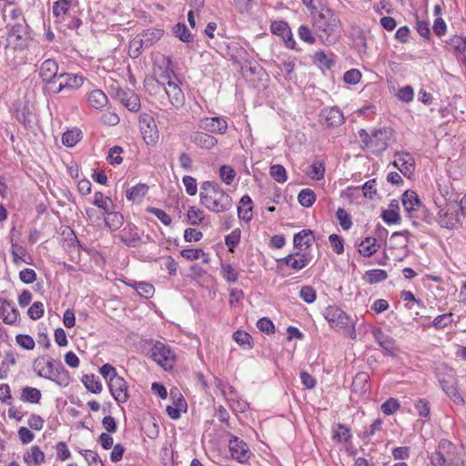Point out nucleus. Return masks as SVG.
Wrapping results in <instances>:
<instances>
[{
  "label": "nucleus",
  "mask_w": 466,
  "mask_h": 466,
  "mask_svg": "<svg viewBox=\"0 0 466 466\" xmlns=\"http://www.w3.org/2000/svg\"><path fill=\"white\" fill-rule=\"evenodd\" d=\"M200 203L213 212H226L232 208V198L219 186L212 181H204L200 186Z\"/></svg>",
  "instance_id": "nucleus-1"
},
{
  "label": "nucleus",
  "mask_w": 466,
  "mask_h": 466,
  "mask_svg": "<svg viewBox=\"0 0 466 466\" xmlns=\"http://www.w3.org/2000/svg\"><path fill=\"white\" fill-rule=\"evenodd\" d=\"M313 26L323 44L329 46L339 37V19L328 7H322L313 16Z\"/></svg>",
  "instance_id": "nucleus-2"
},
{
  "label": "nucleus",
  "mask_w": 466,
  "mask_h": 466,
  "mask_svg": "<svg viewBox=\"0 0 466 466\" xmlns=\"http://www.w3.org/2000/svg\"><path fill=\"white\" fill-rule=\"evenodd\" d=\"M456 446L448 440H441L438 449L430 456L432 466H459L455 460Z\"/></svg>",
  "instance_id": "nucleus-3"
},
{
  "label": "nucleus",
  "mask_w": 466,
  "mask_h": 466,
  "mask_svg": "<svg viewBox=\"0 0 466 466\" xmlns=\"http://www.w3.org/2000/svg\"><path fill=\"white\" fill-rule=\"evenodd\" d=\"M46 366L47 368V372L43 373L42 368L37 372L39 377L52 380L61 387H66L70 383L71 379L69 373L61 362L56 361L49 357L46 362Z\"/></svg>",
  "instance_id": "nucleus-4"
},
{
  "label": "nucleus",
  "mask_w": 466,
  "mask_h": 466,
  "mask_svg": "<svg viewBox=\"0 0 466 466\" xmlns=\"http://www.w3.org/2000/svg\"><path fill=\"white\" fill-rule=\"evenodd\" d=\"M151 358L166 370H171L176 362V355L171 348L160 341L153 345Z\"/></svg>",
  "instance_id": "nucleus-5"
},
{
  "label": "nucleus",
  "mask_w": 466,
  "mask_h": 466,
  "mask_svg": "<svg viewBox=\"0 0 466 466\" xmlns=\"http://www.w3.org/2000/svg\"><path fill=\"white\" fill-rule=\"evenodd\" d=\"M162 35L163 31L160 29L149 28L144 30L130 42V48H135L133 51L134 56H138L141 49L150 47L158 41Z\"/></svg>",
  "instance_id": "nucleus-6"
},
{
  "label": "nucleus",
  "mask_w": 466,
  "mask_h": 466,
  "mask_svg": "<svg viewBox=\"0 0 466 466\" xmlns=\"http://www.w3.org/2000/svg\"><path fill=\"white\" fill-rule=\"evenodd\" d=\"M325 319L335 330L346 329L350 324V318L339 307L331 305L323 311Z\"/></svg>",
  "instance_id": "nucleus-7"
},
{
  "label": "nucleus",
  "mask_w": 466,
  "mask_h": 466,
  "mask_svg": "<svg viewBox=\"0 0 466 466\" xmlns=\"http://www.w3.org/2000/svg\"><path fill=\"white\" fill-rule=\"evenodd\" d=\"M436 222L444 228L453 230L461 226V221L457 208H441L437 214Z\"/></svg>",
  "instance_id": "nucleus-8"
},
{
  "label": "nucleus",
  "mask_w": 466,
  "mask_h": 466,
  "mask_svg": "<svg viewBox=\"0 0 466 466\" xmlns=\"http://www.w3.org/2000/svg\"><path fill=\"white\" fill-rule=\"evenodd\" d=\"M111 395L118 403H125L129 399L127 381L120 376H111L108 381Z\"/></svg>",
  "instance_id": "nucleus-9"
},
{
  "label": "nucleus",
  "mask_w": 466,
  "mask_h": 466,
  "mask_svg": "<svg viewBox=\"0 0 466 466\" xmlns=\"http://www.w3.org/2000/svg\"><path fill=\"white\" fill-rule=\"evenodd\" d=\"M393 136L390 128L376 129L372 132V153L380 154L387 149Z\"/></svg>",
  "instance_id": "nucleus-10"
},
{
  "label": "nucleus",
  "mask_w": 466,
  "mask_h": 466,
  "mask_svg": "<svg viewBox=\"0 0 466 466\" xmlns=\"http://www.w3.org/2000/svg\"><path fill=\"white\" fill-rule=\"evenodd\" d=\"M231 457L240 463H245L250 457L248 444L238 437H232L228 441Z\"/></svg>",
  "instance_id": "nucleus-11"
},
{
  "label": "nucleus",
  "mask_w": 466,
  "mask_h": 466,
  "mask_svg": "<svg viewBox=\"0 0 466 466\" xmlns=\"http://www.w3.org/2000/svg\"><path fill=\"white\" fill-rule=\"evenodd\" d=\"M8 30L7 40L8 43L14 44L15 48L22 47L25 44V36L27 34V25L25 21L18 22L13 25L6 26Z\"/></svg>",
  "instance_id": "nucleus-12"
},
{
  "label": "nucleus",
  "mask_w": 466,
  "mask_h": 466,
  "mask_svg": "<svg viewBox=\"0 0 466 466\" xmlns=\"http://www.w3.org/2000/svg\"><path fill=\"white\" fill-rule=\"evenodd\" d=\"M140 128L143 138L147 145H154L158 139V132L154 119L149 116H144L140 118Z\"/></svg>",
  "instance_id": "nucleus-13"
},
{
  "label": "nucleus",
  "mask_w": 466,
  "mask_h": 466,
  "mask_svg": "<svg viewBox=\"0 0 466 466\" xmlns=\"http://www.w3.org/2000/svg\"><path fill=\"white\" fill-rule=\"evenodd\" d=\"M199 127L209 133L223 135L228 130V123L220 116L204 117L199 121Z\"/></svg>",
  "instance_id": "nucleus-14"
},
{
  "label": "nucleus",
  "mask_w": 466,
  "mask_h": 466,
  "mask_svg": "<svg viewBox=\"0 0 466 466\" xmlns=\"http://www.w3.org/2000/svg\"><path fill=\"white\" fill-rule=\"evenodd\" d=\"M116 98L132 112H137L140 108V99L138 96L129 89H117Z\"/></svg>",
  "instance_id": "nucleus-15"
},
{
  "label": "nucleus",
  "mask_w": 466,
  "mask_h": 466,
  "mask_svg": "<svg viewBox=\"0 0 466 466\" xmlns=\"http://www.w3.org/2000/svg\"><path fill=\"white\" fill-rule=\"evenodd\" d=\"M394 157L395 160L392 165L405 177H410L414 171L415 161L413 157L408 152H397Z\"/></svg>",
  "instance_id": "nucleus-16"
},
{
  "label": "nucleus",
  "mask_w": 466,
  "mask_h": 466,
  "mask_svg": "<svg viewBox=\"0 0 466 466\" xmlns=\"http://www.w3.org/2000/svg\"><path fill=\"white\" fill-rule=\"evenodd\" d=\"M76 7L77 4L73 0L56 1L52 7L53 15L56 18L55 22L61 24L65 21V17Z\"/></svg>",
  "instance_id": "nucleus-17"
},
{
  "label": "nucleus",
  "mask_w": 466,
  "mask_h": 466,
  "mask_svg": "<svg viewBox=\"0 0 466 466\" xmlns=\"http://www.w3.org/2000/svg\"><path fill=\"white\" fill-rule=\"evenodd\" d=\"M58 65L54 59L45 60L39 68V76L46 84L54 83L56 77L59 78Z\"/></svg>",
  "instance_id": "nucleus-18"
},
{
  "label": "nucleus",
  "mask_w": 466,
  "mask_h": 466,
  "mask_svg": "<svg viewBox=\"0 0 466 466\" xmlns=\"http://www.w3.org/2000/svg\"><path fill=\"white\" fill-rule=\"evenodd\" d=\"M118 238L127 247L135 248L138 245L140 241L141 233L136 225L128 223L121 230Z\"/></svg>",
  "instance_id": "nucleus-19"
},
{
  "label": "nucleus",
  "mask_w": 466,
  "mask_h": 466,
  "mask_svg": "<svg viewBox=\"0 0 466 466\" xmlns=\"http://www.w3.org/2000/svg\"><path fill=\"white\" fill-rule=\"evenodd\" d=\"M285 265L295 270H301L305 268L311 261V257L306 253L296 252L289 254L281 259Z\"/></svg>",
  "instance_id": "nucleus-20"
},
{
  "label": "nucleus",
  "mask_w": 466,
  "mask_h": 466,
  "mask_svg": "<svg viewBox=\"0 0 466 466\" xmlns=\"http://www.w3.org/2000/svg\"><path fill=\"white\" fill-rule=\"evenodd\" d=\"M401 201L404 210L408 213L410 218L413 217V212L420 211L421 208V202L418 194L412 190H406L402 194Z\"/></svg>",
  "instance_id": "nucleus-21"
},
{
  "label": "nucleus",
  "mask_w": 466,
  "mask_h": 466,
  "mask_svg": "<svg viewBox=\"0 0 466 466\" xmlns=\"http://www.w3.org/2000/svg\"><path fill=\"white\" fill-rule=\"evenodd\" d=\"M59 78H64L65 82L60 83L57 88L54 90L55 94H58L66 88L78 89L84 83V77L76 74L61 73Z\"/></svg>",
  "instance_id": "nucleus-22"
},
{
  "label": "nucleus",
  "mask_w": 466,
  "mask_h": 466,
  "mask_svg": "<svg viewBox=\"0 0 466 466\" xmlns=\"http://www.w3.org/2000/svg\"><path fill=\"white\" fill-rule=\"evenodd\" d=\"M18 316L19 312L11 301L0 299V318L5 324H15Z\"/></svg>",
  "instance_id": "nucleus-23"
},
{
  "label": "nucleus",
  "mask_w": 466,
  "mask_h": 466,
  "mask_svg": "<svg viewBox=\"0 0 466 466\" xmlns=\"http://www.w3.org/2000/svg\"><path fill=\"white\" fill-rule=\"evenodd\" d=\"M320 116L328 127H338L344 122L343 114L337 106L323 109Z\"/></svg>",
  "instance_id": "nucleus-24"
},
{
  "label": "nucleus",
  "mask_w": 466,
  "mask_h": 466,
  "mask_svg": "<svg viewBox=\"0 0 466 466\" xmlns=\"http://www.w3.org/2000/svg\"><path fill=\"white\" fill-rule=\"evenodd\" d=\"M375 340L383 349L386 355L393 356L396 353L395 340L385 335L380 329L373 331Z\"/></svg>",
  "instance_id": "nucleus-25"
},
{
  "label": "nucleus",
  "mask_w": 466,
  "mask_h": 466,
  "mask_svg": "<svg viewBox=\"0 0 466 466\" xmlns=\"http://www.w3.org/2000/svg\"><path fill=\"white\" fill-rule=\"evenodd\" d=\"M191 141L204 149H211L218 144V139L215 137L204 132L194 133Z\"/></svg>",
  "instance_id": "nucleus-26"
},
{
  "label": "nucleus",
  "mask_w": 466,
  "mask_h": 466,
  "mask_svg": "<svg viewBox=\"0 0 466 466\" xmlns=\"http://www.w3.org/2000/svg\"><path fill=\"white\" fill-rule=\"evenodd\" d=\"M380 247L375 238L367 237L358 245V251L361 256L370 258L379 250Z\"/></svg>",
  "instance_id": "nucleus-27"
},
{
  "label": "nucleus",
  "mask_w": 466,
  "mask_h": 466,
  "mask_svg": "<svg viewBox=\"0 0 466 466\" xmlns=\"http://www.w3.org/2000/svg\"><path fill=\"white\" fill-rule=\"evenodd\" d=\"M167 96L169 98L170 103L176 107L182 106L185 101L184 93L180 87L176 84H170L165 87Z\"/></svg>",
  "instance_id": "nucleus-28"
},
{
  "label": "nucleus",
  "mask_w": 466,
  "mask_h": 466,
  "mask_svg": "<svg viewBox=\"0 0 466 466\" xmlns=\"http://www.w3.org/2000/svg\"><path fill=\"white\" fill-rule=\"evenodd\" d=\"M240 206L238 207V218L246 222L252 219V199L248 195H245L239 201Z\"/></svg>",
  "instance_id": "nucleus-29"
},
{
  "label": "nucleus",
  "mask_w": 466,
  "mask_h": 466,
  "mask_svg": "<svg viewBox=\"0 0 466 466\" xmlns=\"http://www.w3.org/2000/svg\"><path fill=\"white\" fill-rule=\"evenodd\" d=\"M351 439L350 429L342 423L332 427V440L339 443H347Z\"/></svg>",
  "instance_id": "nucleus-30"
},
{
  "label": "nucleus",
  "mask_w": 466,
  "mask_h": 466,
  "mask_svg": "<svg viewBox=\"0 0 466 466\" xmlns=\"http://www.w3.org/2000/svg\"><path fill=\"white\" fill-rule=\"evenodd\" d=\"M314 240L313 231L310 229H302L294 235L293 243L294 247L301 249L303 246L309 248Z\"/></svg>",
  "instance_id": "nucleus-31"
},
{
  "label": "nucleus",
  "mask_w": 466,
  "mask_h": 466,
  "mask_svg": "<svg viewBox=\"0 0 466 466\" xmlns=\"http://www.w3.org/2000/svg\"><path fill=\"white\" fill-rule=\"evenodd\" d=\"M87 99L89 105L96 109L103 108L108 102L106 95L100 89L91 91Z\"/></svg>",
  "instance_id": "nucleus-32"
},
{
  "label": "nucleus",
  "mask_w": 466,
  "mask_h": 466,
  "mask_svg": "<svg viewBox=\"0 0 466 466\" xmlns=\"http://www.w3.org/2000/svg\"><path fill=\"white\" fill-rule=\"evenodd\" d=\"M440 384L445 393L454 399H461L459 391L455 385V379L452 375L439 380Z\"/></svg>",
  "instance_id": "nucleus-33"
},
{
  "label": "nucleus",
  "mask_w": 466,
  "mask_h": 466,
  "mask_svg": "<svg viewBox=\"0 0 466 466\" xmlns=\"http://www.w3.org/2000/svg\"><path fill=\"white\" fill-rule=\"evenodd\" d=\"M148 187L146 184L139 183L127 191L126 197L128 200L140 201L147 193Z\"/></svg>",
  "instance_id": "nucleus-34"
},
{
  "label": "nucleus",
  "mask_w": 466,
  "mask_h": 466,
  "mask_svg": "<svg viewBox=\"0 0 466 466\" xmlns=\"http://www.w3.org/2000/svg\"><path fill=\"white\" fill-rule=\"evenodd\" d=\"M24 461L28 464L41 465L45 462V453L38 446H32L31 452L24 455Z\"/></svg>",
  "instance_id": "nucleus-35"
},
{
  "label": "nucleus",
  "mask_w": 466,
  "mask_h": 466,
  "mask_svg": "<svg viewBox=\"0 0 466 466\" xmlns=\"http://www.w3.org/2000/svg\"><path fill=\"white\" fill-rule=\"evenodd\" d=\"M170 65H171V60L168 59L167 67L165 69L159 68V71H160L159 73L156 72L157 82L163 86H166V85L168 86L169 83L170 84L175 83L172 81V76H174V72L170 68Z\"/></svg>",
  "instance_id": "nucleus-36"
},
{
  "label": "nucleus",
  "mask_w": 466,
  "mask_h": 466,
  "mask_svg": "<svg viewBox=\"0 0 466 466\" xmlns=\"http://www.w3.org/2000/svg\"><path fill=\"white\" fill-rule=\"evenodd\" d=\"M106 214L105 223L110 229L116 230L121 228L124 223V217L122 214L118 212H109L108 210Z\"/></svg>",
  "instance_id": "nucleus-37"
},
{
  "label": "nucleus",
  "mask_w": 466,
  "mask_h": 466,
  "mask_svg": "<svg viewBox=\"0 0 466 466\" xmlns=\"http://www.w3.org/2000/svg\"><path fill=\"white\" fill-rule=\"evenodd\" d=\"M21 400L25 402L38 403L41 400L39 390L26 386L22 390Z\"/></svg>",
  "instance_id": "nucleus-38"
},
{
  "label": "nucleus",
  "mask_w": 466,
  "mask_h": 466,
  "mask_svg": "<svg viewBox=\"0 0 466 466\" xmlns=\"http://www.w3.org/2000/svg\"><path fill=\"white\" fill-rule=\"evenodd\" d=\"M81 135L82 132L77 128L67 130L63 134L62 143L67 147H72L81 139Z\"/></svg>",
  "instance_id": "nucleus-39"
},
{
  "label": "nucleus",
  "mask_w": 466,
  "mask_h": 466,
  "mask_svg": "<svg viewBox=\"0 0 466 466\" xmlns=\"http://www.w3.org/2000/svg\"><path fill=\"white\" fill-rule=\"evenodd\" d=\"M298 200L302 207L309 208L316 201V195L312 189L304 188L299 193Z\"/></svg>",
  "instance_id": "nucleus-40"
},
{
  "label": "nucleus",
  "mask_w": 466,
  "mask_h": 466,
  "mask_svg": "<svg viewBox=\"0 0 466 466\" xmlns=\"http://www.w3.org/2000/svg\"><path fill=\"white\" fill-rule=\"evenodd\" d=\"M450 46L454 48L458 53L465 56L466 53V36L453 35L447 42ZM466 60V56H464Z\"/></svg>",
  "instance_id": "nucleus-41"
},
{
  "label": "nucleus",
  "mask_w": 466,
  "mask_h": 466,
  "mask_svg": "<svg viewBox=\"0 0 466 466\" xmlns=\"http://www.w3.org/2000/svg\"><path fill=\"white\" fill-rule=\"evenodd\" d=\"M66 28L77 29L82 25V20L78 16L77 7L74 9L68 15L65 17V21L61 23Z\"/></svg>",
  "instance_id": "nucleus-42"
},
{
  "label": "nucleus",
  "mask_w": 466,
  "mask_h": 466,
  "mask_svg": "<svg viewBox=\"0 0 466 466\" xmlns=\"http://www.w3.org/2000/svg\"><path fill=\"white\" fill-rule=\"evenodd\" d=\"M66 28L77 29L82 25V20L78 16L77 7L74 9L68 15L65 17V21L61 23Z\"/></svg>",
  "instance_id": "nucleus-43"
},
{
  "label": "nucleus",
  "mask_w": 466,
  "mask_h": 466,
  "mask_svg": "<svg viewBox=\"0 0 466 466\" xmlns=\"http://www.w3.org/2000/svg\"><path fill=\"white\" fill-rule=\"evenodd\" d=\"M85 387L93 393H99L102 390L101 382L96 379L95 375H86L83 378Z\"/></svg>",
  "instance_id": "nucleus-44"
},
{
  "label": "nucleus",
  "mask_w": 466,
  "mask_h": 466,
  "mask_svg": "<svg viewBox=\"0 0 466 466\" xmlns=\"http://www.w3.org/2000/svg\"><path fill=\"white\" fill-rule=\"evenodd\" d=\"M240 229L235 228L225 238V244L227 245L228 251L233 252L235 248L240 241Z\"/></svg>",
  "instance_id": "nucleus-45"
},
{
  "label": "nucleus",
  "mask_w": 466,
  "mask_h": 466,
  "mask_svg": "<svg viewBox=\"0 0 466 466\" xmlns=\"http://www.w3.org/2000/svg\"><path fill=\"white\" fill-rule=\"evenodd\" d=\"M270 176L279 183H284L287 181V172L282 165H273L269 169Z\"/></svg>",
  "instance_id": "nucleus-46"
},
{
  "label": "nucleus",
  "mask_w": 466,
  "mask_h": 466,
  "mask_svg": "<svg viewBox=\"0 0 466 466\" xmlns=\"http://www.w3.org/2000/svg\"><path fill=\"white\" fill-rule=\"evenodd\" d=\"M173 32L177 37H178L182 42L189 43L192 40V36L187 30L185 24L178 23L173 27Z\"/></svg>",
  "instance_id": "nucleus-47"
},
{
  "label": "nucleus",
  "mask_w": 466,
  "mask_h": 466,
  "mask_svg": "<svg viewBox=\"0 0 466 466\" xmlns=\"http://www.w3.org/2000/svg\"><path fill=\"white\" fill-rule=\"evenodd\" d=\"M299 298L308 304L313 303L317 298L316 290L311 286H302L299 290Z\"/></svg>",
  "instance_id": "nucleus-48"
},
{
  "label": "nucleus",
  "mask_w": 466,
  "mask_h": 466,
  "mask_svg": "<svg viewBox=\"0 0 466 466\" xmlns=\"http://www.w3.org/2000/svg\"><path fill=\"white\" fill-rule=\"evenodd\" d=\"M366 277L369 283L374 284L385 280L388 274L383 269H370L366 272Z\"/></svg>",
  "instance_id": "nucleus-49"
},
{
  "label": "nucleus",
  "mask_w": 466,
  "mask_h": 466,
  "mask_svg": "<svg viewBox=\"0 0 466 466\" xmlns=\"http://www.w3.org/2000/svg\"><path fill=\"white\" fill-rule=\"evenodd\" d=\"M187 219L191 225H198L204 218V212L195 207H190L187 210Z\"/></svg>",
  "instance_id": "nucleus-50"
},
{
  "label": "nucleus",
  "mask_w": 466,
  "mask_h": 466,
  "mask_svg": "<svg viewBox=\"0 0 466 466\" xmlns=\"http://www.w3.org/2000/svg\"><path fill=\"white\" fill-rule=\"evenodd\" d=\"M298 35L299 37L307 44L313 45L316 42V38L308 25H301L298 29Z\"/></svg>",
  "instance_id": "nucleus-51"
},
{
  "label": "nucleus",
  "mask_w": 466,
  "mask_h": 466,
  "mask_svg": "<svg viewBox=\"0 0 466 466\" xmlns=\"http://www.w3.org/2000/svg\"><path fill=\"white\" fill-rule=\"evenodd\" d=\"M135 289L139 296L149 299L154 295V286L147 282H139L135 285Z\"/></svg>",
  "instance_id": "nucleus-52"
},
{
  "label": "nucleus",
  "mask_w": 466,
  "mask_h": 466,
  "mask_svg": "<svg viewBox=\"0 0 466 466\" xmlns=\"http://www.w3.org/2000/svg\"><path fill=\"white\" fill-rule=\"evenodd\" d=\"M219 176L224 183L230 185L236 177V172L230 166L224 165L219 168Z\"/></svg>",
  "instance_id": "nucleus-53"
},
{
  "label": "nucleus",
  "mask_w": 466,
  "mask_h": 466,
  "mask_svg": "<svg viewBox=\"0 0 466 466\" xmlns=\"http://www.w3.org/2000/svg\"><path fill=\"white\" fill-rule=\"evenodd\" d=\"M233 339H235V341L239 344L240 346H243V347H246L248 349H251L252 348V345H251V336L244 331V330H237L234 334H233Z\"/></svg>",
  "instance_id": "nucleus-54"
},
{
  "label": "nucleus",
  "mask_w": 466,
  "mask_h": 466,
  "mask_svg": "<svg viewBox=\"0 0 466 466\" xmlns=\"http://www.w3.org/2000/svg\"><path fill=\"white\" fill-rule=\"evenodd\" d=\"M187 409V402H179L178 407H174L172 405H168L166 408V411L168 414V416L173 420H177L181 416V412H186Z\"/></svg>",
  "instance_id": "nucleus-55"
},
{
  "label": "nucleus",
  "mask_w": 466,
  "mask_h": 466,
  "mask_svg": "<svg viewBox=\"0 0 466 466\" xmlns=\"http://www.w3.org/2000/svg\"><path fill=\"white\" fill-rule=\"evenodd\" d=\"M336 217L343 229L348 230L351 228L352 221L350 216L344 208H339L336 212Z\"/></svg>",
  "instance_id": "nucleus-56"
},
{
  "label": "nucleus",
  "mask_w": 466,
  "mask_h": 466,
  "mask_svg": "<svg viewBox=\"0 0 466 466\" xmlns=\"http://www.w3.org/2000/svg\"><path fill=\"white\" fill-rule=\"evenodd\" d=\"M400 408L399 401L394 398H390L381 404L380 410L385 415H391Z\"/></svg>",
  "instance_id": "nucleus-57"
},
{
  "label": "nucleus",
  "mask_w": 466,
  "mask_h": 466,
  "mask_svg": "<svg viewBox=\"0 0 466 466\" xmlns=\"http://www.w3.org/2000/svg\"><path fill=\"white\" fill-rule=\"evenodd\" d=\"M30 319L36 320L44 315V304L40 301L34 302L27 310Z\"/></svg>",
  "instance_id": "nucleus-58"
},
{
  "label": "nucleus",
  "mask_w": 466,
  "mask_h": 466,
  "mask_svg": "<svg viewBox=\"0 0 466 466\" xmlns=\"http://www.w3.org/2000/svg\"><path fill=\"white\" fill-rule=\"evenodd\" d=\"M451 322H452V314L447 313V314H442V315L437 316L433 319L432 324L436 329H441L448 327L450 324H451Z\"/></svg>",
  "instance_id": "nucleus-59"
},
{
  "label": "nucleus",
  "mask_w": 466,
  "mask_h": 466,
  "mask_svg": "<svg viewBox=\"0 0 466 466\" xmlns=\"http://www.w3.org/2000/svg\"><path fill=\"white\" fill-rule=\"evenodd\" d=\"M329 240L330 246L335 253L340 255L344 252L343 238L340 236H339L337 234H331L329 237Z\"/></svg>",
  "instance_id": "nucleus-60"
},
{
  "label": "nucleus",
  "mask_w": 466,
  "mask_h": 466,
  "mask_svg": "<svg viewBox=\"0 0 466 466\" xmlns=\"http://www.w3.org/2000/svg\"><path fill=\"white\" fill-rule=\"evenodd\" d=\"M257 328L266 334H273L275 332V326L268 318L259 319L257 322Z\"/></svg>",
  "instance_id": "nucleus-61"
},
{
  "label": "nucleus",
  "mask_w": 466,
  "mask_h": 466,
  "mask_svg": "<svg viewBox=\"0 0 466 466\" xmlns=\"http://www.w3.org/2000/svg\"><path fill=\"white\" fill-rule=\"evenodd\" d=\"M370 379V376L368 373L366 372H359L356 374V376L354 377L353 379V381H352V386L354 388H360V390H367V384H368V380Z\"/></svg>",
  "instance_id": "nucleus-62"
},
{
  "label": "nucleus",
  "mask_w": 466,
  "mask_h": 466,
  "mask_svg": "<svg viewBox=\"0 0 466 466\" xmlns=\"http://www.w3.org/2000/svg\"><path fill=\"white\" fill-rule=\"evenodd\" d=\"M182 182L185 186L186 192L189 196H195L198 192L197 180L191 176H185L182 178Z\"/></svg>",
  "instance_id": "nucleus-63"
},
{
  "label": "nucleus",
  "mask_w": 466,
  "mask_h": 466,
  "mask_svg": "<svg viewBox=\"0 0 466 466\" xmlns=\"http://www.w3.org/2000/svg\"><path fill=\"white\" fill-rule=\"evenodd\" d=\"M16 343L25 350H33L35 348L34 339L26 334H19L15 338Z\"/></svg>",
  "instance_id": "nucleus-64"
}]
</instances>
